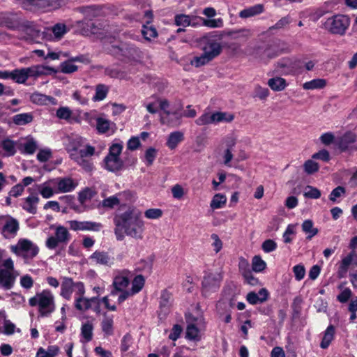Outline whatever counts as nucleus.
I'll use <instances>...</instances> for the list:
<instances>
[{
  "label": "nucleus",
  "mask_w": 357,
  "mask_h": 357,
  "mask_svg": "<svg viewBox=\"0 0 357 357\" xmlns=\"http://www.w3.org/2000/svg\"><path fill=\"white\" fill-rule=\"evenodd\" d=\"M16 143L10 139H5L0 141V155L2 157H10L16 153Z\"/></svg>",
  "instance_id": "32"
},
{
  "label": "nucleus",
  "mask_w": 357,
  "mask_h": 357,
  "mask_svg": "<svg viewBox=\"0 0 357 357\" xmlns=\"http://www.w3.org/2000/svg\"><path fill=\"white\" fill-rule=\"evenodd\" d=\"M214 113L215 124L230 123L234 119V115L230 112H215Z\"/></svg>",
  "instance_id": "48"
},
{
  "label": "nucleus",
  "mask_w": 357,
  "mask_h": 357,
  "mask_svg": "<svg viewBox=\"0 0 357 357\" xmlns=\"http://www.w3.org/2000/svg\"><path fill=\"white\" fill-rule=\"evenodd\" d=\"M172 303V294L167 290H163L160 295V305L161 308L168 309Z\"/></svg>",
  "instance_id": "59"
},
{
  "label": "nucleus",
  "mask_w": 357,
  "mask_h": 357,
  "mask_svg": "<svg viewBox=\"0 0 357 357\" xmlns=\"http://www.w3.org/2000/svg\"><path fill=\"white\" fill-rule=\"evenodd\" d=\"M37 190L44 199L51 198L55 194H58L54 178L38 185Z\"/></svg>",
  "instance_id": "24"
},
{
  "label": "nucleus",
  "mask_w": 357,
  "mask_h": 357,
  "mask_svg": "<svg viewBox=\"0 0 357 357\" xmlns=\"http://www.w3.org/2000/svg\"><path fill=\"white\" fill-rule=\"evenodd\" d=\"M303 168L307 174H312L319 170V166L318 163L314 160H308L304 163Z\"/></svg>",
  "instance_id": "61"
},
{
  "label": "nucleus",
  "mask_w": 357,
  "mask_h": 357,
  "mask_svg": "<svg viewBox=\"0 0 357 357\" xmlns=\"http://www.w3.org/2000/svg\"><path fill=\"white\" fill-rule=\"evenodd\" d=\"M335 335V328L333 326L330 325L327 327L326 330L324 332V337L322 338V341L320 344V347L322 349H326L328 347L332 340L334 338Z\"/></svg>",
  "instance_id": "42"
},
{
  "label": "nucleus",
  "mask_w": 357,
  "mask_h": 357,
  "mask_svg": "<svg viewBox=\"0 0 357 357\" xmlns=\"http://www.w3.org/2000/svg\"><path fill=\"white\" fill-rule=\"evenodd\" d=\"M350 24L349 18L344 15L329 17L324 23V28L333 34L343 35Z\"/></svg>",
  "instance_id": "10"
},
{
  "label": "nucleus",
  "mask_w": 357,
  "mask_h": 357,
  "mask_svg": "<svg viewBox=\"0 0 357 357\" xmlns=\"http://www.w3.org/2000/svg\"><path fill=\"white\" fill-rule=\"evenodd\" d=\"M59 351L57 346H50L47 349L40 347L37 351L36 357H55L58 355Z\"/></svg>",
  "instance_id": "46"
},
{
  "label": "nucleus",
  "mask_w": 357,
  "mask_h": 357,
  "mask_svg": "<svg viewBox=\"0 0 357 357\" xmlns=\"http://www.w3.org/2000/svg\"><path fill=\"white\" fill-rule=\"evenodd\" d=\"M94 328V319H91L82 322L80 331H81V342L86 343L93 339Z\"/></svg>",
  "instance_id": "28"
},
{
  "label": "nucleus",
  "mask_w": 357,
  "mask_h": 357,
  "mask_svg": "<svg viewBox=\"0 0 357 357\" xmlns=\"http://www.w3.org/2000/svg\"><path fill=\"white\" fill-rule=\"evenodd\" d=\"M326 86V80L324 79H314L306 82L303 84V88L305 90L321 89Z\"/></svg>",
  "instance_id": "43"
},
{
  "label": "nucleus",
  "mask_w": 357,
  "mask_h": 357,
  "mask_svg": "<svg viewBox=\"0 0 357 357\" xmlns=\"http://www.w3.org/2000/svg\"><path fill=\"white\" fill-rule=\"evenodd\" d=\"M31 307H38L41 317H49L56 309L54 296L50 289H43L29 299Z\"/></svg>",
  "instance_id": "2"
},
{
  "label": "nucleus",
  "mask_w": 357,
  "mask_h": 357,
  "mask_svg": "<svg viewBox=\"0 0 357 357\" xmlns=\"http://www.w3.org/2000/svg\"><path fill=\"white\" fill-rule=\"evenodd\" d=\"M15 276L14 273L0 268V287L5 290L13 288L15 284Z\"/></svg>",
  "instance_id": "29"
},
{
  "label": "nucleus",
  "mask_w": 357,
  "mask_h": 357,
  "mask_svg": "<svg viewBox=\"0 0 357 357\" xmlns=\"http://www.w3.org/2000/svg\"><path fill=\"white\" fill-rule=\"evenodd\" d=\"M0 233L7 239L14 238L20 229V223L17 220L11 217H3L0 220Z\"/></svg>",
  "instance_id": "14"
},
{
  "label": "nucleus",
  "mask_w": 357,
  "mask_h": 357,
  "mask_svg": "<svg viewBox=\"0 0 357 357\" xmlns=\"http://www.w3.org/2000/svg\"><path fill=\"white\" fill-rule=\"evenodd\" d=\"M40 198L38 195L35 193H31L28 197L22 199L21 206L29 213L36 214Z\"/></svg>",
  "instance_id": "26"
},
{
  "label": "nucleus",
  "mask_w": 357,
  "mask_h": 357,
  "mask_svg": "<svg viewBox=\"0 0 357 357\" xmlns=\"http://www.w3.org/2000/svg\"><path fill=\"white\" fill-rule=\"evenodd\" d=\"M114 233L116 239L122 241L125 235L135 239H142L144 231V222L139 214H135L132 210H128L116 215L114 219Z\"/></svg>",
  "instance_id": "1"
},
{
  "label": "nucleus",
  "mask_w": 357,
  "mask_h": 357,
  "mask_svg": "<svg viewBox=\"0 0 357 357\" xmlns=\"http://www.w3.org/2000/svg\"><path fill=\"white\" fill-rule=\"evenodd\" d=\"M70 229L73 231H98L102 228V225L92 221L70 220L68 222Z\"/></svg>",
  "instance_id": "19"
},
{
  "label": "nucleus",
  "mask_w": 357,
  "mask_h": 357,
  "mask_svg": "<svg viewBox=\"0 0 357 357\" xmlns=\"http://www.w3.org/2000/svg\"><path fill=\"white\" fill-rule=\"evenodd\" d=\"M10 251L18 257H22L25 262H29L39 252L38 245L27 238H20L17 243L10 247Z\"/></svg>",
  "instance_id": "6"
},
{
  "label": "nucleus",
  "mask_w": 357,
  "mask_h": 357,
  "mask_svg": "<svg viewBox=\"0 0 357 357\" xmlns=\"http://www.w3.org/2000/svg\"><path fill=\"white\" fill-rule=\"evenodd\" d=\"M195 123L198 126L215 124L214 113L205 111L203 114L196 119Z\"/></svg>",
  "instance_id": "49"
},
{
  "label": "nucleus",
  "mask_w": 357,
  "mask_h": 357,
  "mask_svg": "<svg viewBox=\"0 0 357 357\" xmlns=\"http://www.w3.org/2000/svg\"><path fill=\"white\" fill-rule=\"evenodd\" d=\"M337 145L342 151L348 149L356 150L357 136L352 132H347L339 139Z\"/></svg>",
  "instance_id": "22"
},
{
  "label": "nucleus",
  "mask_w": 357,
  "mask_h": 357,
  "mask_svg": "<svg viewBox=\"0 0 357 357\" xmlns=\"http://www.w3.org/2000/svg\"><path fill=\"white\" fill-rule=\"evenodd\" d=\"M83 288H84V285L82 282H75L72 278L63 277L61 284L60 295L65 299L70 300L73 292H75V296L82 294Z\"/></svg>",
  "instance_id": "12"
},
{
  "label": "nucleus",
  "mask_w": 357,
  "mask_h": 357,
  "mask_svg": "<svg viewBox=\"0 0 357 357\" xmlns=\"http://www.w3.org/2000/svg\"><path fill=\"white\" fill-rule=\"evenodd\" d=\"M201 20H202V23L204 26L209 28H221L223 26V20L222 18L208 20L199 18V21Z\"/></svg>",
  "instance_id": "58"
},
{
  "label": "nucleus",
  "mask_w": 357,
  "mask_h": 357,
  "mask_svg": "<svg viewBox=\"0 0 357 357\" xmlns=\"http://www.w3.org/2000/svg\"><path fill=\"white\" fill-rule=\"evenodd\" d=\"M162 215V211L160 208H150L144 212V216L147 219H159Z\"/></svg>",
  "instance_id": "63"
},
{
  "label": "nucleus",
  "mask_w": 357,
  "mask_h": 357,
  "mask_svg": "<svg viewBox=\"0 0 357 357\" xmlns=\"http://www.w3.org/2000/svg\"><path fill=\"white\" fill-rule=\"evenodd\" d=\"M56 115L59 119L70 122L72 119L73 111L68 107H60L56 110Z\"/></svg>",
  "instance_id": "54"
},
{
  "label": "nucleus",
  "mask_w": 357,
  "mask_h": 357,
  "mask_svg": "<svg viewBox=\"0 0 357 357\" xmlns=\"http://www.w3.org/2000/svg\"><path fill=\"white\" fill-rule=\"evenodd\" d=\"M85 288H83L82 294H77L75 296V307L82 312L93 309V310L99 314L100 312V301L98 297L86 298L84 296Z\"/></svg>",
  "instance_id": "11"
},
{
  "label": "nucleus",
  "mask_w": 357,
  "mask_h": 357,
  "mask_svg": "<svg viewBox=\"0 0 357 357\" xmlns=\"http://www.w3.org/2000/svg\"><path fill=\"white\" fill-rule=\"evenodd\" d=\"M222 277L220 273H208L202 281V294L207 297L211 293L216 291L220 285Z\"/></svg>",
  "instance_id": "13"
},
{
  "label": "nucleus",
  "mask_w": 357,
  "mask_h": 357,
  "mask_svg": "<svg viewBox=\"0 0 357 357\" xmlns=\"http://www.w3.org/2000/svg\"><path fill=\"white\" fill-rule=\"evenodd\" d=\"M132 277V273L126 269L116 272L112 283L114 290L112 291L111 294L115 296L117 294V291L126 289Z\"/></svg>",
  "instance_id": "16"
},
{
  "label": "nucleus",
  "mask_w": 357,
  "mask_h": 357,
  "mask_svg": "<svg viewBox=\"0 0 357 357\" xmlns=\"http://www.w3.org/2000/svg\"><path fill=\"white\" fill-rule=\"evenodd\" d=\"M266 268V263L259 255H255L252 259V268L253 271L259 273Z\"/></svg>",
  "instance_id": "53"
},
{
  "label": "nucleus",
  "mask_w": 357,
  "mask_h": 357,
  "mask_svg": "<svg viewBox=\"0 0 357 357\" xmlns=\"http://www.w3.org/2000/svg\"><path fill=\"white\" fill-rule=\"evenodd\" d=\"M321 195L320 190L312 185H307L303 192V196L309 199H319Z\"/></svg>",
  "instance_id": "57"
},
{
  "label": "nucleus",
  "mask_w": 357,
  "mask_h": 357,
  "mask_svg": "<svg viewBox=\"0 0 357 357\" xmlns=\"http://www.w3.org/2000/svg\"><path fill=\"white\" fill-rule=\"evenodd\" d=\"M87 140L79 135H72L66 138L65 142L66 149L68 153L70 158L74 153H76L82 147L85 146Z\"/></svg>",
  "instance_id": "17"
},
{
  "label": "nucleus",
  "mask_w": 357,
  "mask_h": 357,
  "mask_svg": "<svg viewBox=\"0 0 357 357\" xmlns=\"http://www.w3.org/2000/svg\"><path fill=\"white\" fill-rule=\"evenodd\" d=\"M121 51L125 56L132 60H138L142 55V52L133 45H129L127 47H122Z\"/></svg>",
  "instance_id": "41"
},
{
  "label": "nucleus",
  "mask_w": 357,
  "mask_h": 357,
  "mask_svg": "<svg viewBox=\"0 0 357 357\" xmlns=\"http://www.w3.org/2000/svg\"><path fill=\"white\" fill-rule=\"evenodd\" d=\"M267 84L268 86L274 91H282L287 86L286 80L284 78L280 77L269 79Z\"/></svg>",
  "instance_id": "39"
},
{
  "label": "nucleus",
  "mask_w": 357,
  "mask_h": 357,
  "mask_svg": "<svg viewBox=\"0 0 357 357\" xmlns=\"http://www.w3.org/2000/svg\"><path fill=\"white\" fill-rule=\"evenodd\" d=\"M174 21L176 26L183 27L188 26H197L200 24L198 17L184 14L176 15Z\"/></svg>",
  "instance_id": "31"
},
{
  "label": "nucleus",
  "mask_w": 357,
  "mask_h": 357,
  "mask_svg": "<svg viewBox=\"0 0 357 357\" xmlns=\"http://www.w3.org/2000/svg\"><path fill=\"white\" fill-rule=\"evenodd\" d=\"M195 314L188 312L185 314L188 326L186 328V338L191 340H199L200 339V331L199 326L203 323L202 312L197 305L195 308Z\"/></svg>",
  "instance_id": "8"
},
{
  "label": "nucleus",
  "mask_w": 357,
  "mask_h": 357,
  "mask_svg": "<svg viewBox=\"0 0 357 357\" xmlns=\"http://www.w3.org/2000/svg\"><path fill=\"white\" fill-rule=\"evenodd\" d=\"M57 72L58 70L52 67L35 65L13 70L11 79L18 84H24L29 77H38L42 75L56 73Z\"/></svg>",
  "instance_id": "3"
},
{
  "label": "nucleus",
  "mask_w": 357,
  "mask_h": 357,
  "mask_svg": "<svg viewBox=\"0 0 357 357\" xmlns=\"http://www.w3.org/2000/svg\"><path fill=\"white\" fill-rule=\"evenodd\" d=\"M295 279L297 281L303 280L305 275V268L301 264L294 266L292 268Z\"/></svg>",
  "instance_id": "62"
},
{
  "label": "nucleus",
  "mask_w": 357,
  "mask_h": 357,
  "mask_svg": "<svg viewBox=\"0 0 357 357\" xmlns=\"http://www.w3.org/2000/svg\"><path fill=\"white\" fill-rule=\"evenodd\" d=\"M262 11L263 6L260 4H257L241 10L239 13V17L241 18H248L258 15L262 13Z\"/></svg>",
  "instance_id": "47"
},
{
  "label": "nucleus",
  "mask_w": 357,
  "mask_h": 357,
  "mask_svg": "<svg viewBox=\"0 0 357 357\" xmlns=\"http://www.w3.org/2000/svg\"><path fill=\"white\" fill-rule=\"evenodd\" d=\"M63 0H31V3L45 11H50L60 8Z\"/></svg>",
  "instance_id": "27"
},
{
  "label": "nucleus",
  "mask_w": 357,
  "mask_h": 357,
  "mask_svg": "<svg viewBox=\"0 0 357 357\" xmlns=\"http://www.w3.org/2000/svg\"><path fill=\"white\" fill-rule=\"evenodd\" d=\"M58 194L72 192L75 189L77 183L70 177L54 178Z\"/></svg>",
  "instance_id": "20"
},
{
  "label": "nucleus",
  "mask_w": 357,
  "mask_h": 357,
  "mask_svg": "<svg viewBox=\"0 0 357 357\" xmlns=\"http://www.w3.org/2000/svg\"><path fill=\"white\" fill-rule=\"evenodd\" d=\"M23 152L27 154H33L38 148L37 142L32 137H28L20 143Z\"/></svg>",
  "instance_id": "44"
},
{
  "label": "nucleus",
  "mask_w": 357,
  "mask_h": 357,
  "mask_svg": "<svg viewBox=\"0 0 357 357\" xmlns=\"http://www.w3.org/2000/svg\"><path fill=\"white\" fill-rule=\"evenodd\" d=\"M143 105L149 113L155 114L158 112L159 108L158 98L156 96H152L147 99L144 102Z\"/></svg>",
  "instance_id": "50"
},
{
  "label": "nucleus",
  "mask_w": 357,
  "mask_h": 357,
  "mask_svg": "<svg viewBox=\"0 0 357 357\" xmlns=\"http://www.w3.org/2000/svg\"><path fill=\"white\" fill-rule=\"evenodd\" d=\"M23 22L24 21H22V18L17 14H0V26L20 31Z\"/></svg>",
  "instance_id": "18"
},
{
  "label": "nucleus",
  "mask_w": 357,
  "mask_h": 357,
  "mask_svg": "<svg viewBox=\"0 0 357 357\" xmlns=\"http://www.w3.org/2000/svg\"><path fill=\"white\" fill-rule=\"evenodd\" d=\"M96 128L99 134H113L116 129V125L101 115L96 118Z\"/></svg>",
  "instance_id": "21"
},
{
  "label": "nucleus",
  "mask_w": 357,
  "mask_h": 357,
  "mask_svg": "<svg viewBox=\"0 0 357 357\" xmlns=\"http://www.w3.org/2000/svg\"><path fill=\"white\" fill-rule=\"evenodd\" d=\"M81 61V57L76 56L68 61L62 62L59 66L60 71L66 74L73 73L77 70V66L74 64V62Z\"/></svg>",
  "instance_id": "36"
},
{
  "label": "nucleus",
  "mask_w": 357,
  "mask_h": 357,
  "mask_svg": "<svg viewBox=\"0 0 357 357\" xmlns=\"http://www.w3.org/2000/svg\"><path fill=\"white\" fill-rule=\"evenodd\" d=\"M15 331L20 332V330L19 328L16 329L15 325L10 320H5L3 323V333L7 335H10Z\"/></svg>",
  "instance_id": "64"
},
{
  "label": "nucleus",
  "mask_w": 357,
  "mask_h": 357,
  "mask_svg": "<svg viewBox=\"0 0 357 357\" xmlns=\"http://www.w3.org/2000/svg\"><path fill=\"white\" fill-rule=\"evenodd\" d=\"M101 330L105 336H110L114 333V319L113 316L105 314L100 323Z\"/></svg>",
  "instance_id": "35"
},
{
  "label": "nucleus",
  "mask_w": 357,
  "mask_h": 357,
  "mask_svg": "<svg viewBox=\"0 0 357 357\" xmlns=\"http://www.w3.org/2000/svg\"><path fill=\"white\" fill-rule=\"evenodd\" d=\"M123 148L122 142H114L109 149V153L103 160V167L109 172H117L123 167L121 154Z\"/></svg>",
  "instance_id": "4"
},
{
  "label": "nucleus",
  "mask_w": 357,
  "mask_h": 357,
  "mask_svg": "<svg viewBox=\"0 0 357 357\" xmlns=\"http://www.w3.org/2000/svg\"><path fill=\"white\" fill-rule=\"evenodd\" d=\"M33 119V116L31 113H21L13 116V121L17 126H24L31 122Z\"/></svg>",
  "instance_id": "45"
},
{
  "label": "nucleus",
  "mask_w": 357,
  "mask_h": 357,
  "mask_svg": "<svg viewBox=\"0 0 357 357\" xmlns=\"http://www.w3.org/2000/svg\"><path fill=\"white\" fill-rule=\"evenodd\" d=\"M159 108L162 111L160 114V121L162 123H169L172 121L167 119L168 116L170 114L176 115V110L170 108L169 102L165 98H159Z\"/></svg>",
  "instance_id": "30"
},
{
  "label": "nucleus",
  "mask_w": 357,
  "mask_h": 357,
  "mask_svg": "<svg viewBox=\"0 0 357 357\" xmlns=\"http://www.w3.org/2000/svg\"><path fill=\"white\" fill-rule=\"evenodd\" d=\"M91 264L96 265L111 266L113 264L114 259L103 251H95L89 257Z\"/></svg>",
  "instance_id": "23"
},
{
  "label": "nucleus",
  "mask_w": 357,
  "mask_h": 357,
  "mask_svg": "<svg viewBox=\"0 0 357 357\" xmlns=\"http://www.w3.org/2000/svg\"><path fill=\"white\" fill-rule=\"evenodd\" d=\"M296 234V225H289L283 234L282 238L285 243H290L293 240V236Z\"/></svg>",
  "instance_id": "56"
},
{
  "label": "nucleus",
  "mask_w": 357,
  "mask_h": 357,
  "mask_svg": "<svg viewBox=\"0 0 357 357\" xmlns=\"http://www.w3.org/2000/svg\"><path fill=\"white\" fill-rule=\"evenodd\" d=\"M145 280L141 275L135 276L132 281V287L129 289L134 295L139 293L144 287Z\"/></svg>",
  "instance_id": "52"
},
{
  "label": "nucleus",
  "mask_w": 357,
  "mask_h": 357,
  "mask_svg": "<svg viewBox=\"0 0 357 357\" xmlns=\"http://www.w3.org/2000/svg\"><path fill=\"white\" fill-rule=\"evenodd\" d=\"M30 100L32 102L38 105H47L49 102L54 104L55 99L52 97L34 92L30 96Z\"/></svg>",
  "instance_id": "37"
},
{
  "label": "nucleus",
  "mask_w": 357,
  "mask_h": 357,
  "mask_svg": "<svg viewBox=\"0 0 357 357\" xmlns=\"http://www.w3.org/2000/svg\"><path fill=\"white\" fill-rule=\"evenodd\" d=\"M227 200V199L225 195L217 193L212 197L210 202V207L213 210L222 208L226 205Z\"/></svg>",
  "instance_id": "40"
},
{
  "label": "nucleus",
  "mask_w": 357,
  "mask_h": 357,
  "mask_svg": "<svg viewBox=\"0 0 357 357\" xmlns=\"http://www.w3.org/2000/svg\"><path fill=\"white\" fill-rule=\"evenodd\" d=\"M268 296V291L263 288L261 289L259 292L255 293L253 291L250 292L247 295V301L252 305L261 303L266 301Z\"/></svg>",
  "instance_id": "33"
},
{
  "label": "nucleus",
  "mask_w": 357,
  "mask_h": 357,
  "mask_svg": "<svg viewBox=\"0 0 357 357\" xmlns=\"http://www.w3.org/2000/svg\"><path fill=\"white\" fill-rule=\"evenodd\" d=\"M183 139V132L181 131H174L169 135L166 144L169 149L173 150L176 148L178 144L181 143Z\"/></svg>",
  "instance_id": "34"
},
{
  "label": "nucleus",
  "mask_w": 357,
  "mask_h": 357,
  "mask_svg": "<svg viewBox=\"0 0 357 357\" xmlns=\"http://www.w3.org/2000/svg\"><path fill=\"white\" fill-rule=\"evenodd\" d=\"M69 29L62 23H58L50 29H45V36L47 39L60 40L68 31Z\"/></svg>",
  "instance_id": "25"
},
{
  "label": "nucleus",
  "mask_w": 357,
  "mask_h": 357,
  "mask_svg": "<svg viewBox=\"0 0 357 357\" xmlns=\"http://www.w3.org/2000/svg\"><path fill=\"white\" fill-rule=\"evenodd\" d=\"M100 151H97L96 148L89 143L85 146L82 147L76 153H74L70 158L79 166L86 172H90L93 169V164L91 158L96 155L99 156Z\"/></svg>",
  "instance_id": "7"
},
{
  "label": "nucleus",
  "mask_w": 357,
  "mask_h": 357,
  "mask_svg": "<svg viewBox=\"0 0 357 357\" xmlns=\"http://www.w3.org/2000/svg\"><path fill=\"white\" fill-rule=\"evenodd\" d=\"M142 33L147 40H150L151 38H155L158 35L156 29L149 24L143 26Z\"/></svg>",
  "instance_id": "60"
},
{
  "label": "nucleus",
  "mask_w": 357,
  "mask_h": 357,
  "mask_svg": "<svg viewBox=\"0 0 357 357\" xmlns=\"http://www.w3.org/2000/svg\"><path fill=\"white\" fill-rule=\"evenodd\" d=\"M26 40L38 43L40 38H45V30L41 31L33 22H23L20 30Z\"/></svg>",
  "instance_id": "15"
},
{
  "label": "nucleus",
  "mask_w": 357,
  "mask_h": 357,
  "mask_svg": "<svg viewBox=\"0 0 357 357\" xmlns=\"http://www.w3.org/2000/svg\"><path fill=\"white\" fill-rule=\"evenodd\" d=\"M51 229H54V234L49 236L45 245L50 250H54L59 245H66L70 239V234L67 228L62 225H52Z\"/></svg>",
  "instance_id": "9"
},
{
  "label": "nucleus",
  "mask_w": 357,
  "mask_h": 357,
  "mask_svg": "<svg viewBox=\"0 0 357 357\" xmlns=\"http://www.w3.org/2000/svg\"><path fill=\"white\" fill-rule=\"evenodd\" d=\"M109 89L104 84H98L96 89V93L93 97L94 101H101L104 100L108 93Z\"/></svg>",
  "instance_id": "55"
},
{
  "label": "nucleus",
  "mask_w": 357,
  "mask_h": 357,
  "mask_svg": "<svg viewBox=\"0 0 357 357\" xmlns=\"http://www.w3.org/2000/svg\"><path fill=\"white\" fill-rule=\"evenodd\" d=\"M356 254L355 251H351L349 255H347L345 257H344L340 264V271L342 273H346L349 268L350 265H353V263L355 261L354 259L356 258Z\"/></svg>",
  "instance_id": "51"
},
{
  "label": "nucleus",
  "mask_w": 357,
  "mask_h": 357,
  "mask_svg": "<svg viewBox=\"0 0 357 357\" xmlns=\"http://www.w3.org/2000/svg\"><path fill=\"white\" fill-rule=\"evenodd\" d=\"M301 227L303 231L307 235L306 238L308 240L312 239L319 232V229L314 227L313 222L311 220H305Z\"/></svg>",
  "instance_id": "38"
},
{
  "label": "nucleus",
  "mask_w": 357,
  "mask_h": 357,
  "mask_svg": "<svg viewBox=\"0 0 357 357\" xmlns=\"http://www.w3.org/2000/svg\"><path fill=\"white\" fill-rule=\"evenodd\" d=\"M205 45L203 47V54L196 56L191 61L192 65L200 67L208 63L221 52V45L215 39H205Z\"/></svg>",
  "instance_id": "5"
}]
</instances>
